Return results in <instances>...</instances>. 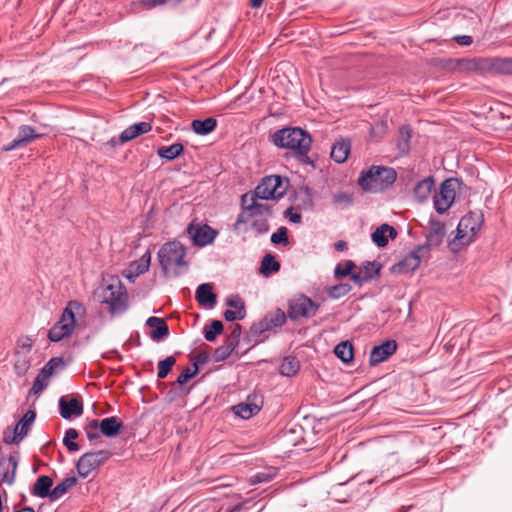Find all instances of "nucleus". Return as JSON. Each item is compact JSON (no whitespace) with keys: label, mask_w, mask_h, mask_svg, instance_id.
<instances>
[{"label":"nucleus","mask_w":512,"mask_h":512,"mask_svg":"<svg viewBox=\"0 0 512 512\" xmlns=\"http://www.w3.org/2000/svg\"><path fill=\"white\" fill-rule=\"evenodd\" d=\"M273 216V207L262 202H254L252 198L244 202L240 201V213L233 224V230L238 231L243 224H250L251 230L256 236L266 234L269 229V219Z\"/></svg>","instance_id":"1"},{"label":"nucleus","mask_w":512,"mask_h":512,"mask_svg":"<svg viewBox=\"0 0 512 512\" xmlns=\"http://www.w3.org/2000/svg\"><path fill=\"white\" fill-rule=\"evenodd\" d=\"M272 142L279 148L293 150L299 162L314 167V161L308 156L312 138L304 129L300 127H286L277 130L272 135Z\"/></svg>","instance_id":"2"},{"label":"nucleus","mask_w":512,"mask_h":512,"mask_svg":"<svg viewBox=\"0 0 512 512\" xmlns=\"http://www.w3.org/2000/svg\"><path fill=\"white\" fill-rule=\"evenodd\" d=\"M186 248L177 241H168L164 243L157 254L159 264L164 275H168L170 271L175 277L180 276L188 270V262L185 260Z\"/></svg>","instance_id":"3"},{"label":"nucleus","mask_w":512,"mask_h":512,"mask_svg":"<svg viewBox=\"0 0 512 512\" xmlns=\"http://www.w3.org/2000/svg\"><path fill=\"white\" fill-rule=\"evenodd\" d=\"M289 179L280 175H269L261 179L254 190L244 193V202L252 198L254 202L281 199L287 191Z\"/></svg>","instance_id":"4"},{"label":"nucleus","mask_w":512,"mask_h":512,"mask_svg":"<svg viewBox=\"0 0 512 512\" xmlns=\"http://www.w3.org/2000/svg\"><path fill=\"white\" fill-rule=\"evenodd\" d=\"M396 179L397 173L393 168L374 165L367 171H362L358 185L364 191L378 193L391 187Z\"/></svg>","instance_id":"5"},{"label":"nucleus","mask_w":512,"mask_h":512,"mask_svg":"<svg viewBox=\"0 0 512 512\" xmlns=\"http://www.w3.org/2000/svg\"><path fill=\"white\" fill-rule=\"evenodd\" d=\"M83 309V305L79 301H69L60 319L48 331V339L57 343L71 336L75 329V312L79 313Z\"/></svg>","instance_id":"6"},{"label":"nucleus","mask_w":512,"mask_h":512,"mask_svg":"<svg viewBox=\"0 0 512 512\" xmlns=\"http://www.w3.org/2000/svg\"><path fill=\"white\" fill-rule=\"evenodd\" d=\"M101 303L108 305L112 315L121 314L128 309L127 290L119 278H112L104 288Z\"/></svg>","instance_id":"7"},{"label":"nucleus","mask_w":512,"mask_h":512,"mask_svg":"<svg viewBox=\"0 0 512 512\" xmlns=\"http://www.w3.org/2000/svg\"><path fill=\"white\" fill-rule=\"evenodd\" d=\"M112 456L109 450H97L84 453L76 462V470L81 478H87L93 471L105 464Z\"/></svg>","instance_id":"8"},{"label":"nucleus","mask_w":512,"mask_h":512,"mask_svg":"<svg viewBox=\"0 0 512 512\" xmlns=\"http://www.w3.org/2000/svg\"><path fill=\"white\" fill-rule=\"evenodd\" d=\"M461 182L457 178H448L440 185V190L434 195V208L438 214H444L453 204L456 197V190Z\"/></svg>","instance_id":"9"},{"label":"nucleus","mask_w":512,"mask_h":512,"mask_svg":"<svg viewBox=\"0 0 512 512\" xmlns=\"http://www.w3.org/2000/svg\"><path fill=\"white\" fill-rule=\"evenodd\" d=\"M318 310V303L305 295H301L289 302L287 315L292 321H297L300 318H310L315 316Z\"/></svg>","instance_id":"10"},{"label":"nucleus","mask_w":512,"mask_h":512,"mask_svg":"<svg viewBox=\"0 0 512 512\" xmlns=\"http://www.w3.org/2000/svg\"><path fill=\"white\" fill-rule=\"evenodd\" d=\"M36 418L34 410H28L16 424L13 434L8 430L3 433V442L7 445L19 444L29 433Z\"/></svg>","instance_id":"11"},{"label":"nucleus","mask_w":512,"mask_h":512,"mask_svg":"<svg viewBox=\"0 0 512 512\" xmlns=\"http://www.w3.org/2000/svg\"><path fill=\"white\" fill-rule=\"evenodd\" d=\"M287 316L288 315H286L282 309L277 308L274 311L266 314L265 317L262 318L259 322L254 323L250 327V334L253 337H258L265 331L282 327L286 322Z\"/></svg>","instance_id":"12"},{"label":"nucleus","mask_w":512,"mask_h":512,"mask_svg":"<svg viewBox=\"0 0 512 512\" xmlns=\"http://www.w3.org/2000/svg\"><path fill=\"white\" fill-rule=\"evenodd\" d=\"M426 256V247H419L417 245L402 260L395 263L390 270L395 274L412 272L420 266L421 260Z\"/></svg>","instance_id":"13"},{"label":"nucleus","mask_w":512,"mask_h":512,"mask_svg":"<svg viewBox=\"0 0 512 512\" xmlns=\"http://www.w3.org/2000/svg\"><path fill=\"white\" fill-rule=\"evenodd\" d=\"M187 233L191 237L194 245L204 247L211 244L216 238L218 232L209 225H194L190 223L187 227Z\"/></svg>","instance_id":"14"},{"label":"nucleus","mask_w":512,"mask_h":512,"mask_svg":"<svg viewBox=\"0 0 512 512\" xmlns=\"http://www.w3.org/2000/svg\"><path fill=\"white\" fill-rule=\"evenodd\" d=\"M41 137V134H37L35 129L30 125H21L18 128V134L16 138L9 144L2 147L3 151H11L14 149L25 147L31 141Z\"/></svg>","instance_id":"15"},{"label":"nucleus","mask_w":512,"mask_h":512,"mask_svg":"<svg viewBox=\"0 0 512 512\" xmlns=\"http://www.w3.org/2000/svg\"><path fill=\"white\" fill-rule=\"evenodd\" d=\"M398 344L393 339H388L382 344L374 346L370 352L369 363L375 366L387 360L397 350Z\"/></svg>","instance_id":"16"},{"label":"nucleus","mask_w":512,"mask_h":512,"mask_svg":"<svg viewBox=\"0 0 512 512\" xmlns=\"http://www.w3.org/2000/svg\"><path fill=\"white\" fill-rule=\"evenodd\" d=\"M59 413L64 419H71L72 417H79L83 414V402L78 397L68 399L62 396L59 399Z\"/></svg>","instance_id":"17"},{"label":"nucleus","mask_w":512,"mask_h":512,"mask_svg":"<svg viewBox=\"0 0 512 512\" xmlns=\"http://www.w3.org/2000/svg\"><path fill=\"white\" fill-rule=\"evenodd\" d=\"M445 233V226L441 221L431 220L429 232L426 235V243L418 246L426 247V254L428 255V252L431 248H435L441 245Z\"/></svg>","instance_id":"18"},{"label":"nucleus","mask_w":512,"mask_h":512,"mask_svg":"<svg viewBox=\"0 0 512 512\" xmlns=\"http://www.w3.org/2000/svg\"><path fill=\"white\" fill-rule=\"evenodd\" d=\"M460 226L469 232V237L466 239L465 244H470L476 234L481 229L483 223V215L481 213L469 212L460 219Z\"/></svg>","instance_id":"19"},{"label":"nucleus","mask_w":512,"mask_h":512,"mask_svg":"<svg viewBox=\"0 0 512 512\" xmlns=\"http://www.w3.org/2000/svg\"><path fill=\"white\" fill-rule=\"evenodd\" d=\"M17 466L18 460L13 455L0 459L1 482L12 485L15 482Z\"/></svg>","instance_id":"20"},{"label":"nucleus","mask_w":512,"mask_h":512,"mask_svg":"<svg viewBox=\"0 0 512 512\" xmlns=\"http://www.w3.org/2000/svg\"><path fill=\"white\" fill-rule=\"evenodd\" d=\"M146 325L154 328L150 332V338L154 342H159L169 335V327L163 318L151 316L147 319Z\"/></svg>","instance_id":"21"},{"label":"nucleus","mask_w":512,"mask_h":512,"mask_svg":"<svg viewBox=\"0 0 512 512\" xmlns=\"http://www.w3.org/2000/svg\"><path fill=\"white\" fill-rule=\"evenodd\" d=\"M151 130L152 125L149 122L135 123L133 125H130L121 132L119 136V142L126 143L137 138L140 135L150 132Z\"/></svg>","instance_id":"22"},{"label":"nucleus","mask_w":512,"mask_h":512,"mask_svg":"<svg viewBox=\"0 0 512 512\" xmlns=\"http://www.w3.org/2000/svg\"><path fill=\"white\" fill-rule=\"evenodd\" d=\"M100 432L107 438L117 436L123 429V422L117 416H110L99 420Z\"/></svg>","instance_id":"23"},{"label":"nucleus","mask_w":512,"mask_h":512,"mask_svg":"<svg viewBox=\"0 0 512 512\" xmlns=\"http://www.w3.org/2000/svg\"><path fill=\"white\" fill-rule=\"evenodd\" d=\"M195 298L202 306L213 308L217 303V296L213 293V286L209 283L200 284L196 289Z\"/></svg>","instance_id":"24"},{"label":"nucleus","mask_w":512,"mask_h":512,"mask_svg":"<svg viewBox=\"0 0 512 512\" xmlns=\"http://www.w3.org/2000/svg\"><path fill=\"white\" fill-rule=\"evenodd\" d=\"M53 480L51 477L47 475H41L37 478L34 483L31 494L33 496H37L40 498H50L52 500V492H53Z\"/></svg>","instance_id":"25"},{"label":"nucleus","mask_w":512,"mask_h":512,"mask_svg":"<svg viewBox=\"0 0 512 512\" xmlns=\"http://www.w3.org/2000/svg\"><path fill=\"white\" fill-rule=\"evenodd\" d=\"M397 231L393 226L389 224H382L378 227L371 235L372 241L379 247L383 248L388 244V237L395 239Z\"/></svg>","instance_id":"26"},{"label":"nucleus","mask_w":512,"mask_h":512,"mask_svg":"<svg viewBox=\"0 0 512 512\" xmlns=\"http://www.w3.org/2000/svg\"><path fill=\"white\" fill-rule=\"evenodd\" d=\"M350 150V140L341 138L339 141L333 144L330 155L333 161L341 164L347 160Z\"/></svg>","instance_id":"27"},{"label":"nucleus","mask_w":512,"mask_h":512,"mask_svg":"<svg viewBox=\"0 0 512 512\" xmlns=\"http://www.w3.org/2000/svg\"><path fill=\"white\" fill-rule=\"evenodd\" d=\"M434 179L433 177H427L421 181H419L415 187H414V190H413V194L415 196V198L419 201V202H424L426 201L431 192H432V189L434 188Z\"/></svg>","instance_id":"28"},{"label":"nucleus","mask_w":512,"mask_h":512,"mask_svg":"<svg viewBox=\"0 0 512 512\" xmlns=\"http://www.w3.org/2000/svg\"><path fill=\"white\" fill-rule=\"evenodd\" d=\"M412 138V129L409 125H403L399 128L397 136V148L401 155L408 154L410 150V141Z\"/></svg>","instance_id":"29"},{"label":"nucleus","mask_w":512,"mask_h":512,"mask_svg":"<svg viewBox=\"0 0 512 512\" xmlns=\"http://www.w3.org/2000/svg\"><path fill=\"white\" fill-rule=\"evenodd\" d=\"M191 127L196 134L205 136L216 129L217 120L213 117H208L204 120L196 119L192 121Z\"/></svg>","instance_id":"30"},{"label":"nucleus","mask_w":512,"mask_h":512,"mask_svg":"<svg viewBox=\"0 0 512 512\" xmlns=\"http://www.w3.org/2000/svg\"><path fill=\"white\" fill-rule=\"evenodd\" d=\"M486 61L483 59H458L456 60L455 69L460 72H473L485 69Z\"/></svg>","instance_id":"31"},{"label":"nucleus","mask_w":512,"mask_h":512,"mask_svg":"<svg viewBox=\"0 0 512 512\" xmlns=\"http://www.w3.org/2000/svg\"><path fill=\"white\" fill-rule=\"evenodd\" d=\"M382 265L377 261H365L359 267V272L368 283L380 275Z\"/></svg>","instance_id":"32"},{"label":"nucleus","mask_w":512,"mask_h":512,"mask_svg":"<svg viewBox=\"0 0 512 512\" xmlns=\"http://www.w3.org/2000/svg\"><path fill=\"white\" fill-rule=\"evenodd\" d=\"M300 369V362L295 356L285 357L279 367L281 375L287 377L295 376Z\"/></svg>","instance_id":"33"},{"label":"nucleus","mask_w":512,"mask_h":512,"mask_svg":"<svg viewBox=\"0 0 512 512\" xmlns=\"http://www.w3.org/2000/svg\"><path fill=\"white\" fill-rule=\"evenodd\" d=\"M184 152V146L181 143H173L170 146L158 148L157 155L165 160L172 161Z\"/></svg>","instance_id":"34"},{"label":"nucleus","mask_w":512,"mask_h":512,"mask_svg":"<svg viewBox=\"0 0 512 512\" xmlns=\"http://www.w3.org/2000/svg\"><path fill=\"white\" fill-rule=\"evenodd\" d=\"M334 353L343 363L348 364L354 357L353 345L348 341L341 342L335 346Z\"/></svg>","instance_id":"35"},{"label":"nucleus","mask_w":512,"mask_h":512,"mask_svg":"<svg viewBox=\"0 0 512 512\" xmlns=\"http://www.w3.org/2000/svg\"><path fill=\"white\" fill-rule=\"evenodd\" d=\"M261 407L255 403H240L233 407L234 413L242 419H249L260 411Z\"/></svg>","instance_id":"36"},{"label":"nucleus","mask_w":512,"mask_h":512,"mask_svg":"<svg viewBox=\"0 0 512 512\" xmlns=\"http://www.w3.org/2000/svg\"><path fill=\"white\" fill-rule=\"evenodd\" d=\"M15 361L13 364L14 373L18 377H23L31 367V360L27 354H14Z\"/></svg>","instance_id":"37"},{"label":"nucleus","mask_w":512,"mask_h":512,"mask_svg":"<svg viewBox=\"0 0 512 512\" xmlns=\"http://www.w3.org/2000/svg\"><path fill=\"white\" fill-rule=\"evenodd\" d=\"M469 232L464 230V227L460 226V222L458 223L456 229L455 238L449 242L448 247L452 252H458L462 249L463 246H466V239L469 237Z\"/></svg>","instance_id":"38"},{"label":"nucleus","mask_w":512,"mask_h":512,"mask_svg":"<svg viewBox=\"0 0 512 512\" xmlns=\"http://www.w3.org/2000/svg\"><path fill=\"white\" fill-rule=\"evenodd\" d=\"M77 483V478L75 476L67 477L60 483H58L52 492V501L60 499L63 495H65L70 488H72Z\"/></svg>","instance_id":"39"},{"label":"nucleus","mask_w":512,"mask_h":512,"mask_svg":"<svg viewBox=\"0 0 512 512\" xmlns=\"http://www.w3.org/2000/svg\"><path fill=\"white\" fill-rule=\"evenodd\" d=\"M280 270V263L275 259L272 254H266L261 261L260 272L269 276L272 273L278 272Z\"/></svg>","instance_id":"40"},{"label":"nucleus","mask_w":512,"mask_h":512,"mask_svg":"<svg viewBox=\"0 0 512 512\" xmlns=\"http://www.w3.org/2000/svg\"><path fill=\"white\" fill-rule=\"evenodd\" d=\"M151 263V252L147 250L139 260L131 263L130 267L134 270V277L144 274L149 270V266Z\"/></svg>","instance_id":"41"},{"label":"nucleus","mask_w":512,"mask_h":512,"mask_svg":"<svg viewBox=\"0 0 512 512\" xmlns=\"http://www.w3.org/2000/svg\"><path fill=\"white\" fill-rule=\"evenodd\" d=\"M224 329L223 323L220 320H213L210 325H206L203 329L204 338L213 342L217 336L222 334Z\"/></svg>","instance_id":"42"},{"label":"nucleus","mask_w":512,"mask_h":512,"mask_svg":"<svg viewBox=\"0 0 512 512\" xmlns=\"http://www.w3.org/2000/svg\"><path fill=\"white\" fill-rule=\"evenodd\" d=\"M78 436L79 433L74 428H69L65 431L63 445L67 448L69 452H77L80 450L79 444L74 442V440L77 439Z\"/></svg>","instance_id":"43"},{"label":"nucleus","mask_w":512,"mask_h":512,"mask_svg":"<svg viewBox=\"0 0 512 512\" xmlns=\"http://www.w3.org/2000/svg\"><path fill=\"white\" fill-rule=\"evenodd\" d=\"M65 367V362L62 357L51 358L41 370H43V376H53L57 371Z\"/></svg>","instance_id":"44"},{"label":"nucleus","mask_w":512,"mask_h":512,"mask_svg":"<svg viewBox=\"0 0 512 512\" xmlns=\"http://www.w3.org/2000/svg\"><path fill=\"white\" fill-rule=\"evenodd\" d=\"M33 345H34V341L31 337L22 335L16 341V345L14 348V354L29 355Z\"/></svg>","instance_id":"45"},{"label":"nucleus","mask_w":512,"mask_h":512,"mask_svg":"<svg viewBox=\"0 0 512 512\" xmlns=\"http://www.w3.org/2000/svg\"><path fill=\"white\" fill-rule=\"evenodd\" d=\"M352 290V286L348 283H339L327 289V294L332 299H339L347 295Z\"/></svg>","instance_id":"46"},{"label":"nucleus","mask_w":512,"mask_h":512,"mask_svg":"<svg viewBox=\"0 0 512 512\" xmlns=\"http://www.w3.org/2000/svg\"><path fill=\"white\" fill-rule=\"evenodd\" d=\"M176 363V359L174 356H168L164 360H160L158 362V372L157 377L159 379H164L171 372L173 366Z\"/></svg>","instance_id":"47"},{"label":"nucleus","mask_w":512,"mask_h":512,"mask_svg":"<svg viewBox=\"0 0 512 512\" xmlns=\"http://www.w3.org/2000/svg\"><path fill=\"white\" fill-rule=\"evenodd\" d=\"M236 348L224 341V344L217 347L213 353V359L215 362H222L226 360Z\"/></svg>","instance_id":"48"},{"label":"nucleus","mask_w":512,"mask_h":512,"mask_svg":"<svg viewBox=\"0 0 512 512\" xmlns=\"http://www.w3.org/2000/svg\"><path fill=\"white\" fill-rule=\"evenodd\" d=\"M356 267V264L352 260H346L343 265L338 264L334 269V277L336 279H341L346 276H350L353 272V269Z\"/></svg>","instance_id":"49"},{"label":"nucleus","mask_w":512,"mask_h":512,"mask_svg":"<svg viewBox=\"0 0 512 512\" xmlns=\"http://www.w3.org/2000/svg\"><path fill=\"white\" fill-rule=\"evenodd\" d=\"M85 432H86L87 439L90 442H93L94 440H97L98 438H100V435H102V434L100 432L99 420L93 419L92 421H90L85 427Z\"/></svg>","instance_id":"50"},{"label":"nucleus","mask_w":512,"mask_h":512,"mask_svg":"<svg viewBox=\"0 0 512 512\" xmlns=\"http://www.w3.org/2000/svg\"><path fill=\"white\" fill-rule=\"evenodd\" d=\"M50 375L43 376V370H40L39 374L35 378L30 393L38 394L48 386V379Z\"/></svg>","instance_id":"51"},{"label":"nucleus","mask_w":512,"mask_h":512,"mask_svg":"<svg viewBox=\"0 0 512 512\" xmlns=\"http://www.w3.org/2000/svg\"><path fill=\"white\" fill-rule=\"evenodd\" d=\"M199 372V368L197 366V363H193V367L190 368V367H186L182 373L177 377V380L176 382L180 385V386H183L184 384H186L191 378H193L194 376H196Z\"/></svg>","instance_id":"52"},{"label":"nucleus","mask_w":512,"mask_h":512,"mask_svg":"<svg viewBox=\"0 0 512 512\" xmlns=\"http://www.w3.org/2000/svg\"><path fill=\"white\" fill-rule=\"evenodd\" d=\"M183 0H140L139 4L145 9H153L167 4L178 5Z\"/></svg>","instance_id":"53"},{"label":"nucleus","mask_w":512,"mask_h":512,"mask_svg":"<svg viewBox=\"0 0 512 512\" xmlns=\"http://www.w3.org/2000/svg\"><path fill=\"white\" fill-rule=\"evenodd\" d=\"M287 228L282 226L280 227L276 232H274L272 235H271V242L275 245H278V244H284V245H287L289 243V240H288V235H287Z\"/></svg>","instance_id":"54"},{"label":"nucleus","mask_w":512,"mask_h":512,"mask_svg":"<svg viewBox=\"0 0 512 512\" xmlns=\"http://www.w3.org/2000/svg\"><path fill=\"white\" fill-rule=\"evenodd\" d=\"M241 334L242 326L240 324H235L231 333L226 337L225 341L229 344H232V346L236 348L239 345Z\"/></svg>","instance_id":"55"},{"label":"nucleus","mask_w":512,"mask_h":512,"mask_svg":"<svg viewBox=\"0 0 512 512\" xmlns=\"http://www.w3.org/2000/svg\"><path fill=\"white\" fill-rule=\"evenodd\" d=\"M275 476V473L263 471L258 472L255 475L251 476L249 482L252 485L258 484V483H266L271 481Z\"/></svg>","instance_id":"56"},{"label":"nucleus","mask_w":512,"mask_h":512,"mask_svg":"<svg viewBox=\"0 0 512 512\" xmlns=\"http://www.w3.org/2000/svg\"><path fill=\"white\" fill-rule=\"evenodd\" d=\"M333 202L336 205L350 206L353 203L352 195L346 192H338L333 196Z\"/></svg>","instance_id":"57"},{"label":"nucleus","mask_w":512,"mask_h":512,"mask_svg":"<svg viewBox=\"0 0 512 512\" xmlns=\"http://www.w3.org/2000/svg\"><path fill=\"white\" fill-rule=\"evenodd\" d=\"M226 305L236 310H245V304L238 294L230 295L226 299Z\"/></svg>","instance_id":"58"},{"label":"nucleus","mask_w":512,"mask_h":512,"mask_svg":"<svg viewBox=\"0 0 512 512\" xmlns=\"http://www.w3.org/2000/svg\"><path fill=\"white\" fill-rule=\"evenodd\" d=\"M246 316V310H226L223 313V317L228 322H233L235 320H242Z\"/></svg>","instance_id":"59"},{"label":"nucleus","mask_w":512,"mask_h":512,"mask_svg":"<svg viewBox=\"0 0 512 512\" xmlns=\"http://www.w3.org/2000/svg\"><path fill=\"white\" fill-rule=\"evenodd\" d=\"M284 217L288 218L290 222L295 223V224L300 223L301 219H302L301 214L294 213L292 207H290L284 211Z\"/></svg>","instance_id":"60"},{"label":"nucleus","mask_w":512,"mask_h":512,"mask_svg":"<svg viewBox=\"0 0 512 512\" xmlns=\"http://www.w3.org/2000/svg\"><path fill=\"white\" fill-rule=\"evenodd\" d=\"M498 69L504 74L512 75V58L502 60Z\"/></svg>","instance_id":"61"},{"label":"nucleus","mask_w":512,"mask_h":512,"mask_svg":"<svg viewBox=\"0 0 512 512\" xmlns=\"http://www.w3.org/2000/svg\"><path fill=\"white\" fill-rule=\"evenodd\" d=\"M454 40L457 44L462 45V46H469L473 42L472 37L468 36V35L455 36Z\"/></svg>","instance_id":"62"},{"label":"nucleus","mask_w":512,"mask_h":512,"mask_svg":"<svg viewBox=\"0 0 512 512\" xmlns=\"http://www.w3.org/2000/svg\"><path fill=\"white\" fill-rule=\"evenodd\" d=\"M350 279L359 287L363 286L365 283H368L366 280H364V277L359 271L352 272L350 275Z\"/></svg>","instance_id":"63"},{"label":"nucleus","mask_w":512,"mask_h":512,"mask_svg":"<svg viewBox=\"0 0 512 512\" xmlns=\"http://www.w3.org/2000/svg\"><path fill=\"white\" fill-rule=\"evenodd\" d=\"M209 360V355L206 352H201L195 357V362L198 364H205Z\"/></svg>","instance_id":"64"}]
</instances>
